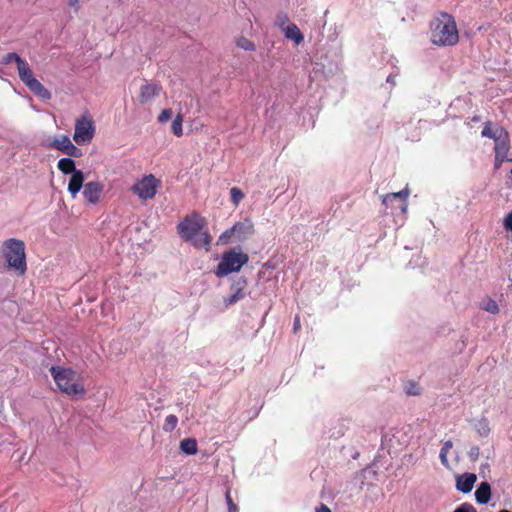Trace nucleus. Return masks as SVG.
Returning <instances> with one entry per match:
<instances>
[{"mask_svg": "<svg viewBox=\"0 0 512 512\" xmlns=\"http://www.w3.org/2000/svg\"><path fill=\"white\" fill-rule=\"evenodd\" d=\"M395 200H388V205L392 204Z\"/></svg>", "mask_w": 512, "mask_h": 512, "instance_id": "864d4df0", "label": "nucleus"}, {"mask_svg": "<svg viewBox=\"0 0 512 512\" xmlns=\"http://www.w3.org/2000/svg\"><path fill=\"white\" fill-rule=\"evenodd\" d=\"M23 60L24 59H22L17 53L10 52L2 57L1 63L4 65H8L12 62H15L16 65L18 66L19 63H21Z\"/></svg>", "mask_w": 512, "mask_h": 512, "instance_id": "bb28decb", "label": "nucleus"}, {"mask_svg": "<svg viewBox=\"0 0 512 512\" xmlns=\"http://www.w3.org/2000/svg\"><path fill=\"white\" fill-rule=\"evenodd\" d=\"M234 242L233 233L230 232V229H227L219 236L217 244L227 245Z\"/></svg>", "mask_w": 512, "mask_h": 512, "instance_id": "2f4dec72", "label": "nucleus"}, {"mask_svg": "<svg viewBox=\"0 0 512 512\" xmlns=\"http://www.w3.org/2000/svg\"><path fill=\"white\" fill-rule=\"evenodd\" d=\"M500 130H505L503 127L501 126H497L495 130H493L491 128V122L488 121L484 124V128L481 132V136L482 137H487V138H491L495 141L496 137H498L499 133H500Z\"/></svg>", "mask_w": 512, "mask_h": 512, "instance_id": "412c9836", "label": "nucleus"}, {"mask_svg": "<svg viewBox=\"0 0 512 512\" xmlns=\"http://www.w3.org/2000/svg\"><path fill=\"white\" fill-rule=\"evenodd\" d=\"M480 455V449L478 446H472L470 450L468 451V457L472 462H475L478 460Z\"/></svg>", "mask_w": 512, "mask_h": 512, "instance_id": "58836bf2", "label": "nucleus"}, {"mask_svg": "<svg viewBox=\"0 0 512 512\" xmlns=\"http://www.w3.org/2000/svg\"><path fill=\"white\" fill-rule=\"evenodd\" d=\"M288 21V15L285 12H279L275 18V25L283 27Z\"/></svg>", "mask_w": 512, "mask_h": 512, "instance_id": "f704fd0d", "label": "nucleus"}, {"mask_svg": "<svg viewBox=\"0 0 512 512\" xmlns=\"http://www.w3.org/2000/svg\"><path fill=\"white\" fill-rule=\"evenodd\" d=\"M162 91L161 85L154 82H147L140 87L138 100L141 104H147L158 97Z\"/></svg>", "mask_w": 512, "mask_h": 512, "instance_id": "9b49d317", "label": "nucleus"}, {"mask_svg": "<svg viewBox=\"0 0 512 512\" xmlns=\"http://www.w3.org/2000/svg\"><path fill=\"white\" fill-rule=\"evenodd\" d=\"M230 195L231 201L233 202L234 205H238L240 201L244 198V193L238 187L231 188Z\"/></svg>", "mask_w": 512, "mask_h": 512, "instance_id": "473e14b6", "label": "nucleus"}, {"mask_svg": "<svg viewBox=\"0 0 512 512\" xmlns=\"http://www.w3.org/2000/svg\"><path fill=\"white\" fill-rule=\"evenodd\" d=\"M159 186L160 181L150 174L137 181L131 187V191L141 200H148L152 199L156 195Z\"/></svg>", "mask_w": 512, "mask_h": 512, "instance_id": "0eeeda50", "label": "nucleus"}, {"mask_svg": "<svg viewBox=\"0 0 512 512\" xmlns=\"http://www.w3.org/2000/svg\"><path fill=\"white\" fill-rule=\"evenodd\" d=\"M236 45L246 51H254L256 49L255 44L244 36L237 38Z\"/></svg>", "mask_w": 512, "mask_h": 512, "instance_id": "393cba45", "label": "nucleus"}, {"mask_svg": "<svg viewBox=\"0 0 512 512\" xmlns=\"http://www.w3.org/2000/svg\"><path fill=\"white\" fill-rule=\"evenodd\" d=\"M212 237L207 231L198 232L196 238H194V247L200 248L205 247L206 251L210 249Z\"/></svg>", "mask_w": 512, "mask_h": 512, "instance_id": "6ab92c4d", "label": "nucleus"}, {"mask_svg": "<svg viewBox=\"0 0 512 512\" xmlns=\"http://www.w3.org/2000/svg\"><path fill=\"white\" fill-rule=\"evenodd\" d=\"M247 279L243 276L241 277H238L237 279H234L231 286H230V290L232 292V294L228 297H224L223 298V303L225 305V307H228V306H231L235 303H237L238 301L242 300L245 296H246V287H247Z\"/></svg>", "mask_w": 512, "mask_h": 512, "instance_id": "6e6552de", "label": "nucleus"}, {"mask_svg": "<svg viewBox=\"0 0 512 512\" xmlns=\"http://www.w3.org/2000/svg\"><path fill=\"white\" fill-rule=\"evenodd\" d=\"M63 153L67 154L71 157H80L82 155V152L79 148H77L72 141L70 140L67 146L63 149Z\"/></svg>", "mask_w": 512, "mask_h": 512, "instance_id": "c756f323", "label": "nucleus"}, {"mask_svg": "<svg viewBox=\"0 0 512 512\" xmlns=\"http://www.w3.org/2000/svg\"><path fill=\"white\" fill-rule=\"evenodd\" d=\"M431 41L438 46H453L459 41L456 22L452 15L441 12L431 22Z\"/></svg>", "mask_w": 512, "mask_h": 512, "instance_id": "f257e3e1", "label": "nucleus"}, {"mask_svg": "<svg viewBox=\"0 0 512 512\" xmlns=\"http://www.w3.org/2000/svg\"><path fill=\"white\" fill-rule=\"evenodd\" d=\"M491 495V485L487 481L481 482L475 491V499L479 504H487Z\"/></svg>", "mask_w": 512, "mask_h": 512, "instance_id": "2eb2a0df", "label": "nucleus"}, {"mask_svg": "<svg viewBox=\"0 0 512 512\" xmlns=\"http://www.w3.org/2000/svg\"><path fill=\"white\" fill-rule=\"evenodd\" d=\"M181 449L188 455L192 454V438L184 439L181 442Z\"/></svg>", "mask_w": 512, "mask_h": 512, "instance_id": "4c0bfd02", "label": "nucleus"}, {"mask_svg": "<svg viewBox=\"0 0 512 512\" xmlns=\"http://www.w3.org/2000/svg\"><path fill=\"white\" fill-rule=\"evenodd\" d=\"M285 37L293 40L296 44H300L304 40V36L295 24H290L284 28Z\"/></svg>", "mask_w": 512, "mask_h": 512, "instance_id": "f3484780", "label": "nucleus"}, {"mask_svg": "<svg viewBox=\"0 0 512 512\" xmlns=\"http://www.w3.org/2000/svg\"><path fill=\"white\" fill-rule=\"evenodd\" d=\"M177 423H178V419L175 415H172V414L168 415L165 418V421L163 424V430L165 432H172L176 428Z\"/></svg>", "mask_w": 512, "mask_h": 512, "instance_id": "a878e982", "label": "nucleus"}, {"mask_svg": "<svg viewBox=\"0 0 512 512\" xmlns=\"http://www.w3.org/2000/svg\"><path fill=\"white\" fill-rule=\"evenodd\" d=\"M94 134V123L92 118L88 114H84L76 120L73 140L77 144H84L90 142Z\"/></svg>", "mask_w": 512, "mask_h": 512, "instance_id": "423d86ee", "label": "nucleus"}, {"mask_svg": "<svg viewBox=\"0 0 512 512\" xmlns=\"http://www.w3.org/2000/svg\"><path fill=\"white\" fill-rule=\"evenodd\" d=\"M447 454L448 452H443V451H440V460H441V463L448 467L449 463H448V458H447Z\"/></svg>", "mask_w": 512, "mask_h": 512, "instance_id": "37998d69", "label": "nucleus"}, {"mask_svg": "<svg viewBox=\"0 0 512 512\" xmlns=\"http://www.w3.org/2000/svg\"><path fill=\"white\" fill-rule=\"evenodd\" d=\"M104 185L99 181H90L84 185L83 196L89 204L96 205L100 202Z\"/></svg>", "mask_w": 512, "mask_h": 512, "instance_id": "9d476101", "label": "nucleus"}, {"mask_svg": "<svg viewBox=\"0 0 512 512\" xmlns=\"http://www.w3.org/2000/svg\"><path fill=\"white\" fill-rule=\"evenodd\" d=\"M178 232L184 240L192 239V220L189 216H186L184 221L178 225Z\"/></svg>", "mask_w": 512, "mask_h": 512, "instance_id": "a211bd4d", "label": "nucleus"}, {"mask_svg": "<svg viewBox=\"0 0 512 512\" xmlns=\"http://www.w3.org/2000/svg\"><path fill=\"white\" fill-rule=\"evenodd\" d=\"M475 429L481 437H487L490 433V427H489L488 420L483 418V419L477 421V423L475 424Z\"/></svg>", "mask_w": 512, "mask_h": 512, "instance_id": "5701e85b", "label": "nucleus"}, {"mask_svg": "<svg viewBox=\"0 0 512 512\" xmlns=\"http://www.w3.org/2000/svg\"><path fill=\"white\" fill-rule=\"evenodd\" d=\"M70 138L66 135H60L53 139L52 143L50 144L51 148L57 149L59 151H63V149L67 146L69 143Z\"/></svg>", "mask_w": 512, "mask_h": 512, "instance_id": "4be33fe9", "label": "nucleus"}, {"mask_svg": "<svg viewBox=\"0 0 512 512\" xmlns=\"http://www.w3.org/2000/svg\"><path fill=\"white\" fill-rule=\"evenodd\" d=\"M18 75L20 80L34 93L37 97L43 100H50L51 93L46 89L34 76L29 64L23 60L17 66Z\"/></svg>", "mask_w": 512, "mask_h": 512, "instance_id": "39448f33", "label": "nucleus"}, {"mask_svg": "<svg viewBox=\"0 0 512 512\" xmlns=\"http://www.w3.org/2000/svg\"><path fill=\"white\" fill-rule=\"evenodd\" d=\"M1 253L6 263V270L23 276L27 270L25 244L22 240L10 238L3 242Z\"/></svg>", "mask_w": 512, "mask_h": 512, "instance_id": "f03ea898", "label": "nucleus"}, {"mask_svg": "<svg viewBox=\"0 0 512 512\" xmlns=\"http://www.w3.org/2000/svg\"><path fill=\"white\" fill-rule=\"evenodd\" d=\"M300 329V318L296 316L293 323V331L296 333Z\"/></svg>", "mask_w": 512, "mask_h": 512, "instance_id": "49530a36", "label": "nucleus"}, {"mask_svg": "<svg viewBox=\"0 0 512 512\" xmlns=\"http://www.w3.org/2000/svg\"><path fill=\"white\" fill-rule=\"evenodd\" d=\"M503 226L505 230L512 232V211L509 212L504 218Z\"/></svg>", "mask_w": 512, "mask_h": 512, "instance_id": "79ce46f5", "label": "nucleus"}, {"mask_svg": "<svg viewBox=\"0 0 512 512\" xmlns=\"http://www.w3.org/2000/svg\"><path fill=\"white\" fill-rule=\"evenodd\" d=\"M405 392L408 395L418 396L421 394V387L414 381H408L405 385Z\"/></svg>", "mask_w": 512, "mask_h": 512, "instance_id": "cd10ccee", "label": "nucleus"}, {"mask_svg": "<svg viewBox=\"0 0 512 512\" xmlns=\"http://www.w3.org/2000/svg\"><path fill=\"white\" fill-rule=\"evenodd\" d=\"M390 81H392L391 75L387 77V82H390Z\"/></svg>", "mask_w": 512, "mask_h": 512, "instance_id": "603ef678", "label": "nucleus"}, {"mask_svg": "<svg viewBox=\"0 0 512 512\" xmlns=\"http://www.w3.org/2000/svg\"><path fill=\"white\" fill-rule=\"evenodd\" d=\"M495 154L508 155L510 149V137L507 130H500L498 137L495 139Z\"/></svg>", "mask_w": 512, "mask_h": 512, "instance_id": "ddd939ff", "label": "nucleus"}, {"mask_svg": "<svg viewBox=\"0 0 512 512\" xmlns=\"http://www.w3.org/2000/svg\"><path fill=\"white\" fill-rule=\"evenodd\" d=\"M477 477L474 473H464L457 477L456 488L462 493H469L473 489Z\"/></svg>", "mask_w": 512, "mask_h": 512, "instance_id": "f8f14e48", "label": "nucleus"}, {"mask_svg": "<svg viewBox=\"0 0 512 512\" xmlns=\"http://www.w3.org/2000/svg\"><path fill=\"white\" fill-rule=\"evenodd\" d=\"M171 129H172V132L176 136H181L182 135V117L180 115H178L173 120L172 125H171Z\"/></svg>", "mask_w": 512, "mask_h": 512, "instance_id": "72a5a7b5", "label": "nucleus"}, {"mask_svg": "<svg viewBox=\"0 0 512 512\" xmlns=\"http://www.w3.org/2000/svg\"><path fill=\"white\" fill-rule=\"evenodd\" d=\"M79 1L80 0H68L69 6L73 7L75 12H78L80 9Z\"/></svg>", "mask_w": 512, "mask_h": 512, "instance_id": "c03bdc74", "label": "nucleus"}, {"mask_svg": "<svg viewBox=\"0 0 512 512\" xmlns=\"http://www.w3.org/2000/svg\"><path fill=\"white\" fill-rule=\"evenodd\" d=\"M230 232L234 235V241L243 242L254 234V225L251 220L245 219L235 223L230 228Z\"/></svg>", "mask_w": 512, "mask_h": 512, "instance_id": "1a4fd4ad", "label": "nucleus"}, {"mask_svg": "<svg viewBox=\"0 0 512 512\" xmlns=\"http://www.w3.org/2000/svg\"><path fill=\"white\" fill-rule=\"evenodd\" d=\"M225 498H226V502H227V505H228V511L229 512H236L237 511V506L233 502L229 490L226 492Z\"/></svg>", "mask_w": 512, "mask_h": 512, "instance_id": "a19ab883", "label": "nucleus"}, {"mask_svg": "<svg viewBox=\"0 0 512 512\" xmlns=\"http://www.w3.org/2000/svg\"><path fill=\"white\" fill-rule=\"evenodd\" d=\"M486 469L487 470L489 469V464L488 463L482 464L480 467L481 473H483L484 470H486Z\"/></svg>", "mask_w": 512, "mask_h": 512, "instance_id": "09e8293b", "label": "nucleus"}, {"mask_svg": "<svg viewBox=\"0 0 512 512\" xmlns=\"http://www.w3.org/2000/svg\"><path fill=\"white\" fill-rule=\"evenodd\" d=\"M206 221L199 214L194 212V238L198 235V232H201L203 227L205 226Z\"/></svg>", "mask_w": 512, "mask_h": 512, "instance_id": "7c9ffc66", "label": "nucleus"}, {"mask_svg": "<svg viewBox=\"0 0 512 512\" xmlns=\"http://www.w3.org/2000/svg\"><path fill=\"white\" fill-rule=\"evenodd\" d=\"M472 120L476 122V121H479V120H480V118H479L478 116H474V117L472 118Z\"/></svg>", "mask_w": 512, "mask_h": 512, "instance_id": "3c124183", "label": "nucleus"}, {"mask_svg": "<svg viewBox=\"0 0 512 512\" xmlns=\"http://www.w3.org/2000/svg\"><path fill=\"white\" fill-rule=\"evenodd\" d=\"M482 309L492 314H497L499 312V306L492 298H486L483 301Z\"/></svg>", "mask_w": 512, "mask_h": 512, "instance_id": "b1692460", "label": "nucleus"}, {"mask_svg": "<svg viewBox=\"0 0 512 512\" xmlns=\"http://www.w3.org/2000/svg\"><path fill=\"white\" fill-rule=\"evenodd\" d=\"M453 512H477V510L472 504L466 502L458 506Z\"/></svg>", "mask_w": 512, "mask_h": 512, "instance_id": "e433bc0d", "label": "nucleus"}, {"mask_svg": "<svg viewBox=\"0 0 512 512\" xmlns=\"http://www.w3.org/2000/svg\"><path fill=\"white\" fill-rule=\"evenodd\" d=\"M510 175H512V168H511V171H510Z\"/></svg>", "mask_w": 512, "mask_h": 512, "instance_id": "5fc2aeb1", "label": "nucleus"}, {"mask_svg": "<svg viewBox=\"0 0 512 512\" xmlns=\"http://www.w3.org/2000/svg\"><path fill=\"white\" fill-rule=\"evenodd\" d=\"M453 444H452V441L451 440H447L446 442H444L442 448H441V451L443 452H449V450L452 448Z\"/></svg>", "mask_w": 512, "mask_h": 512, "instance_id": "a18cd8bd", "label": "nucleus"}, {"mask_svg": "<svg viewBox=\"0 0 512 512\" xmlns=\"http://www.w3.org/2000/svg\"><path fill=\"white\" fill-rule=\"evenodd\" d=\"M248 261V254L242 252L240 247L232 248L223 253L215 274L218 277H224L233 272H239Z\"/></svg>", "mask_w": 512, "mask_h": 512, "instance_id": "20e7f679", "label": "nucleus"}, {"mask_svg": "<svg viewBox=\"0 0 512 512\" xmlns=\"http://www.w3.org/2000/svg\"><path fill=\"white\" fill-rule=\"evenodd\" d=\"M316 512H331V510L325 505L321 504L317 509Z\"/></svg>", "mask_w": 512, "mask_h": 512, "instance_id": "de8ad7c7", "label": "nucleus"}, {"mask_svg": "<svg viewBox=\"0 0 512 512\" xmlns=\"http://www.w3.org/2000/svg\"><path fill=\"white\" fill-rule=\"evenodd\" d=\"M84 174L81 170H77L72 173L68 184V192L73 198L80 192L81 188H84Z\"/></svg>", "mask_w": 512, "mask_h": 512, "instance_id": "4468645a", "label": "nucleus"}, {"mask_svg": "<svg viewBox=\"0 0 512 512\" xmlns=\"http://www.w3.org/2000/svg\"><path fill=\"white\" fill-rule=\"evenodd\" d=\"M193 445H194V455H196L197 454V442L195 439H194Z\"/></svg>", "mask_w": 512, "mask_h": 512, "instance_id": "8fccbe9b", "label": "nucleus"}, {"mask_svg": "<svg viewBox=\"0 0 512 512\" xmlns=\"http://www.w3.org/2000/svg\"><path fill=\"white\" fill-rule=\"evenodd\" d=\"M50 373L61 392L69 396L85 394L83 377L77 371L71 368L52 366Z\"/></svg>", "mask_w": 512, "mask_h": 512, "instance_id": "7ed1b4c3", "label": "nucleus"}, {"mask_svg": "<svg viewBox=\"0 0 512 512\" xmlns=\"http://www.w3.org/2000/svg\"><path fill=\"white\" fill-rule=\"evenodd\" d=\"M504 161H511L512 162V157L509 158L508 155H497V154H495L494 168L496 170L499 169Z\"/></svg>", "mask_w": 512, "mask_h": 512, "instance_id": "c9c22d12", "label": "nucleus"}, {"mask_svg": "<svg viewBox=\"0 0 512 512\" xmlns=\"http://www.w3.org/2000/svg\"><path fill=\"white\" fill-rule=\"evenodd\" d=\"M172 117L171 109H164L158 116V121L161 123L167 122Z\"/></svg>", "mask_w": 512, "mask_h": 512, "instance_id": "ea45409f", "label": "nucleus"}, {"mask_svg": "<svg viewBox=\"0 0 512 512\" xmlns=\"http://www.w3.org/2000/svg\"><path fill=\"white\" fill-rule=\"evenodd\" d=\"M63 153L67 154L71 157H80L82 155V152L79 148H77L72 141L70 140L67 146L63 149Z\"/></svg>", "mask_w": 512, "mask_h": 512, "instance_id": "c85d7f7f", "label": "nucleus"}, {"mask_svg": "<svg viewBox=\"0 0 512 512\" xmlns=\"http://www.w3.org/2000/svg\"><path fill=\"white\" fill-rule=\"evenodd\" d=\"M57 167L63 174H72L77 171L75 162L71 158L60 159L58 161Z\"/></svg>", "mask_w": 512, "mask_h": 512, "instance_id": "aec40b11", "label": "nucleus"}, {"mask_svg": "<svg viewBox=\"0 0 512 512\" xmlns=\"http://www.w3.org/2000/svg\"><path fill=\"white\" fill-rule=\"evenodd\" d=\"M408 194H409L408 189H404V190L396 192V193H389V194L383 196L382 202H383V204L388 206V200L400 201V202H402L400 208L404 211L406 209L405 200L408 197Z\"/></svg>", "mask_w": 512, "mask_h": 512, "instance_id": "dca6fc26", "label": "nucleus"}]
</instances>
